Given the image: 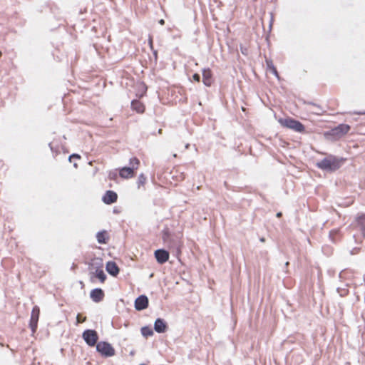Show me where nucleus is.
Segmentation results:
<instances>
[{
  "label": "nucleus",
  "mask_w": 365,
  "mask_h": 365,
  "mask_svg": "<svg viewBox=\"0 0 365 365\" xmlns=\"http://www.w3.org/2000/svg\"><path fill=\"white\" fill-rule=\"evenodd\" d=\"M276 215L277 217H280L282 216V212H277Z\"/></svg>",
  "instance_id": "obj_32"
},
{
  "label": "nucleus",
  "mask_w": 365,
  "mask_h": 365,
  "mask_svg": "<svg viewBox=\"0 0 365 365\" xmlns=\"http://www.w3.org/2000/svg\"><path fill=\"white\" fill-rule=\"evenodd\" d=\"M94 261L96 262L95 264L92 263L91 264L92 268L93 267L94 265H96L95 272L92 273L93 276L98 278L101 283H103L106 279V274H105L104 271L102 269V267H103L102 259L97 258V259H95Z\"/></svg>",
  "instance_id": "obj_7"
},
{
  "label": "nucleus",
  "mask_w": 365,
  "mask_h": 365,
  "mask_svg": "<svg viewBox=\"0 0 365 365\" xmlns=\"http://www.w3.org/2000/svg\"><path fill=\"white\" fill-rule=\"evenodd\" d=\"M149 45L151 48L152 50H153V40L151 38H149Z\"/></svg>",
  "instance_id": "obj_30"
},
{
  "label": "nucleus",
  "mask_w": 365,
  "mask_h": 365,
  "mask_svg": "<svg viewBox=\"0 0 365 365\" xmlns=\"http://www.w3.org/2000/svg\"><path fill=\"white\" fill-rule=\"evenodd\" d=\"M149 300L146 295L142 294L138 297L134 303L135 309L138 311H142L148 308Z\"/></svg>",
  "instance_id": "obj_9"
},
{
  "label": "nucleus",
  "mask_w": 365,
  "mask_h": 365,
  "mask_svg": "<svg viewBox=\"0 0 365 365\" xmlns=\"http://www.w3.org/2000/svg\"><path fill=\"white\" fill-rule=\"evenodd\" d=\"M159 23H160V24H164L165 21H164V20H163V19H161V20H160V21H159Z\"/></svg>",
  "instance_id": "obj_33"
},
{
  "label": "nucleus",
  "mask_w": 365,
  "mask_h": 365,
  "mask_svg": "<svg viewBox=\"0 0 365 365\" xmlns=\"http://www.w3.org/2000/svg\"><path fill=\"white\" fill-rule=\"evenodd\" d=\"M344 161V158L330 154L322 160L318 161L316 166L322 170L332 173L339 169Z\"/></svg>",
  "instance_id": "obj_1"
},
{
  "label": "nucleus",
  "mask_w": 365,
  "mask_h": 365,
  "mask_svg": "<svg viewBox=\"0 0 365 365\" xmlns=\"http://www.w3.org/2000/svg\"><path fill=\"white\" fill-rule=\"evenodd\" d=\"M73 166H74L75 168H77V166H78V165H77V163H74V164H73Z\"/></svg>",
  "instance_id": "obj_37"
},
{
  "label": "nucleus",
  "mask_w": 365,
  "mask_h": 365,
  "mask_svg": "<svg viewBox=\"0 0 365 365\" xmlns=\"http://www.w3.org/2000/svg\"><path fill=\"white\" fill-rule=\"evenodd\" d=\"M140 164V160L136 157L131 158L129 160V168H132L133 172L137 170Z\"/></svg>",
  "instance_id": "obj_22"
},
{
  "label": "nucleus",
  "mask_w": 365,
  "mask_h": 365,
  "mask_svg": "<svg viewBox=\"0 0 365 365\" xmlns=\"http://www.w3.org/2000/svg\"><path fill=\"white\" fill-rule=\"evenodd\" d=\"M260 241L264 242V238H261V239H260Z\"/></svg>",
  "instance_id": "obj_38"
},
{
  "label": "nucleus",
  "mask_w": 365,
  "mask_h": 365,
  "mask_svg": "<svg viewBox=\"0 0 365 365\" xmlns=\"http://www.w3.org/2000/svg\"><path fill=\"white\" fill-rule=\"evenodd\" d=\"M270 14H271V19H270L269 26V30L271 29L272 24H273V15L272 13Z\"/></svg>",
  "instance_id": "obj_28"
},
{
  "label": "nucleus",
  "mask_w": 365,
  "mask_h": 365,
  "mask_svg": "<svg viewBox=\"0 0 365 365\" xmlns=\"http://www.w3.org/2000/svg\"><path fill=\"white\" fill-rule=\"evenodd\" d=\"M202 82L205 86L210 87L212 84V73L210 68H203L202 69Z\"/></svg>",
  "instance_id": "obj_14"
},
{
  "label": "nucleus",
  "mask_w": 365,
  "mask_h": 365,
  "mask_svg": "<svg viewBox=\"0 0 365 365\" xmlns=\"http://www.w3.org/2000/svg\"><path fill=\"white\" fill-rule=\"evenodd\" d=\"M117 176H118V175L115 172H110L109 173L108 178L110 180H115L117 178Z\"/></svg>",
  "instance_id": "obj_26"
},
{
  "label": "nucleus",
  "mask_w": 365,
  "mask_h": 365,
  "mask_svg": "<svg viewBox=\"0 0 365 365\" xmlns=\"http://www.w3.org/2000/svg\"><path fill=\"white\" fill-rule=\"evenodd\" d=\"M96 351L103 357H110L115 355V351L112 345L104 341H99L96 346Z\"/></svg>",
  "instance_id": "obj_5"
},
{
  "label": "nucleus",
  "mask_w": 365,
  "mask_h": 365,
  "mask_svg": "<svg viewBox=\"0 0 365 365\" xmlns=\"http://www.w3.org/2000/svg\"><path fill=\"white\" fill-rule=\"evenodd\" d=\"M189 147H190V144H189V143H187V144H186V145H185V148H186V149H187Z\"/></svg>",
  "instance_id": "obj_34"
},
{
  "label": "nucleus",
  "mask_w": 365,
  "mask_h": 365,
  "mask_svg": "<svg viewBox=\"0 0 365 365\" xmlns=\"http://www.w3.org/2000/svg\"><path fill=\"white\" fill-rule=\"evenodd\" d=\"M118 200V195L113 190H107L102 197V201L106 205H111Z\"/></svg>",
  "instance_id": "obj_12"
},
{
  "label": "nucleus",
  "mask_w": 365,
  "mask_h": 365,
  "mask_svg": "<svg viewBox=\"0 0 365 365\" xmlns=\"http://www.w3.org/2000/svg\"><path fill=\"white\" fill-rule=\"evenodd\" d=\"M167 322L162 318H157L154 322V330L159 334L165 333L168 329Z\"/></svg>",
  "instance_id": "obj_11"
},
{
  "label": "nucleus",
  "mask_w": 365,
  "mask_h": 365,
  "mask_svg": "<svg viewBox=\"0 0 365 365\" xmlns=\"http://www.w3.org/2000/svg\"><path fill=\"white\" fill-rule=\"evenodd\" d=\"M350 130V126L347 124H339L337 126L327 130L324 133V137L327 140L335 141L346 135Z\"/></svg>",
  "instance_id": "obj_2"
},
{
  "label": "nucleus",
  "mask_w": 365,
  "mask_h": 365,
  "mask_svg": "<svg viewBox=\"0 0 365 365\" xmlns=\"http://www.w3.org/2000/svg\"><path fill=\"white\" fill-rule=\"evenodd\" d=\"M153 55L155 56V61L157 60V58H158V51L156 50H153Z\"/></svg>",
  "instance_id": "obj_29"
},
{
  "label": "nucleus",
  "mask_w": 365,
  "mask_h": 365,
  "mask_svg": "<svg viewBox=\"0 0 365 365\" xmlns=\"http://www.w3.org/2000/svg\"><path fill=\"white\" fill-rule=\"evenodd\" d=\"M141 334L145 337L151 336L153 335V330L150 327L145 326L140 329Z\"/></svg>",
  "instance_id": "obj_21"
},
{
  "label": "nucleus",
  "mask_w": 365,
  "mask_h": 365,
  "mask_svg": "<svg viewBox=\"0 0 365 365\" xmlns=\"http://www.w3.org/2000/svg\"><path fill=\"white\" fill-rule=\"evenodd\" d=\"M156 261L163 264L169 259V252L164 249H158L154 253Z\"/></svg>",
  "instance_id": "obj_10"
},
{
  "label": "nucleus",
  "mask_w": 365,
  "mask_h": 365,
  "mask_svg": "<svg viewBox=\"0 0 365 365\" xmlns=\"http://www.w3.org/2000/svg\"><path fill=\"white\" fill-rule=\"evenodd\" d=\"M40 315V309L38 306H34L32 309L31 314V319L29 322V327L32 331V333H35L38 327V322Z\"/></svg>",
  "instance_id": "obj_8"
},
{
  "label": "nucleus",
  "mask_w": 365,
  "mask_h": 365,
  "mask_svg": "<svg viewBox=\"0 0 365 365\" xmlns=\"http://www.w3.org/2000/svg\"><path fill=\"white\" fill-rule=\"evenodd\" d=\"M163 240L168 247L177 253L180 252V242L177 237L173 236L169 231L164 230L163 232Z\"/></svg>",
  "instance_id": "obj_3"
},
{
  "label": "nucleus",
  "mask_w": 365,
  "mask_h": 365,
  "mask_svg": "<svg viewBox=\"0 0 365 365\" xmlns=\"http://www.w3.org/2000/svg\"><path fill=\"white\" fill-rule=\"evenodd\" d=\"M357 114H365V112L364 113H361V112H359V113H356Z\"/></svg>",
  "instance_id": "obj_36"
},
{
  "label": "nucleus",
  "mask_w": 365,
  "mask_h": 365,
  "mask_svg": "<svg viewBox=\"0 0 365 365\" xmlns=\"http://www.w3.org/2000/svg\"><path fill=\"white\" fill-rule=\"evenodd\" d=\"M309 104H311L312 106H317V105L315 103H309ZM317 107H319V106H317Z\"/></svg>",
  "instance_id": "obj_35"
},
{
  "label": "nucleus",
  "mask_w": 365,
  "mask_h": 365,
  "mask_svg": "<svg viewBox=\"0 0 365 365\" xmlns=\"http://www.w3.org/2000/svg\"><path fill=\"white\" fill-rule=\"evenodd\" d=\"M119 175L122 178L128 179L134 175V172L132 168L125 166L120 169Z\"/></svg>",
  "instance_id": "obj_17"
},
{
  "label": "nucleus",
  "mask_w": 365,
  "mask_h": 365,
  "mask_svg": "<svg viewBox=\"0 0 365 365\" xmlns=\"http://www.w3.org/2000/svg\"><path fill=\"white\" fill-rule=\"evenodd\" d=\"M1 54H2V53H1V51H0V56H1Z\"/></svg>",
  "instance_id": "obj_39"
},
{
  "label": "nucleus",
  "mask_w": 365,
  "mask_h": 365,
  "mask_svg": "<svg viewBox=\"0 0 365 365\" xmlns=\"http://www.w3.org/2000/svg\"><path fill=\"white\" fill-rule=\"evenodd\" d=\"M48 146L50 147L51 150L52 152H53V151H54V150H53V146H52V143H50L48 144Z\"/></svg>",
  "instance_id": "obj_31"
},
{
  "label": "nucleus",
  "mask_w": 365,
  "mask_h": 365,
  "mask_svg": "<svg viewBox=\"0 0 365 365\" xmlns=\"http://www.w3.org/2000/svg\"><path fill=\"white\" fill-rule=\"evenodd\" d=\"M146 182V177L143 173H141L138 176V179L137 181L138 187L139 188L141 185H143Z\"/></svg>",
  "instance_id": "obj_23"
},
{
  "label": "nucleus",
  "mask_w": 365,
  "mask_h": 365,
  "mask_svg": "<svg viewBox=\"0 0 365 365\" xmlns=\"http://www.w3.org/2000/svg\"><path fill=\"white\" fill-rule=\"evenodd\" d=\"M194 81L199 82L200 81V76L198 73H195L192 76Z\"/></svg>",
  "instance_id": "obj_27"
},
{
  "label": "nucleus",
  "mask_w": 365,
  "mask_h": 365,
  "mask_svg": "<svg viewBox=\"0 0 365 365\" xmlns=\"http://www.w3.org/2000/svg\"><path fill=\"white\" fill-rule=\"evenodd\" d=\"M82 338L89 346H94L98 343V334L94 329H86L82 334Z\"/></svg>",
  "instance_id": "obj_6"
},
{
  "label": "nucleus",
  "mask_w": 365,
  "mask_h": 365,
  "mask_svg": "<svg viewBox=\"0 0 365 365\" xmlns=\"http://www.w3.org/2000/svg\"><path fill=\"white\" fill-rule=\"evenodd\" d=\"M131 108L138 113H143L145 111V106L138 100L131 101Z\"/></svg>",
  "instance_id": "obj_19"
},
{
  "label": "nucleus",
  "mask_w": 365,
  "mask_h": 365,
  "mask_svg": "<svg viewBox=\"0 0 365 365\" xmlns=\"http://www.w3.org/2000/svg\"><path fill=\"white\" fill-rule=\"evenodd\" d=\"M106 269L108 272V273L113 277H116L120 272L118 266L113 261H108L106 263Z\"/></svg>",
  "instance_id": "obj_15"
},
{
  "label": "nucleus",
  "mask_w": 365,
  "mask_h": 365,
  "mask_svg": "<svg viewBox=\"0 0 365 365\" xmlns=\"http://www.w3.org/2000/svg\"><path fill=\"white\" fill-rule=\"evenodd\" d=\"M279 122L283 126L299 133H302L305 130L304 125L300 121L292 118H282Z\"/></svg>",
  "instance_id": "obj_4"
},
{
  "label": "nucleus",
  "mask_w": 365,
  "mask_h": 365,
  "mask_svg": "<svg viewBox=\"0 0 365 365\" xmlns=\"http://www.w3.org/2000/svg\"><path fill=\"white\" fill-rule=\"evenodd\" d=\"M265 62H266L267 70L268 71H269L270 73H272L273 75H274V76L279 81L280 80L279 74L276 67L274 66L272 61L271 59L266 58Z\"/></svg>",
  "instance_id": "obj_16"
},
{
  "label": "nucleus",
  "mask_w": 365,
  "mask_h": 365,
  "mask_svg": "<svg viewBox=\"0 0 365 365\" xmlns=\"http://www.w3.org/2000/svg\"><path fill=\"white\" fill-rule=\"evenodd\" d=\"M329 237L332 242L336 243L340 240L341 231L339 229H333L329 232Z\"/></svg>",
  "instance_id": "obj_20"
},
{
  "label": "nucleus",
  "mask_w": 365,
  "mask_h": 365,
  "mask_svg": "<svg viewBox=\"0 0 365 365\" xmlns=\"http://www.w3.org/2000/svg\"><path fill=\"white\" fill-rule=\"evenodd\" d=\"M109 236L106 230H101L96 233V240L99 244H106Z\"/></svg>",
  "instance_id": "obj_18"
},
{
  "label": "nucleus",
  "mask_w": 365,
  "mask_h": 365,
  "mask_svg": "<svg viewBox=\"0 0 365 365\" xmlns=\"http://www.w3.org/2000/svg\"><path fill=\"white\" fill-rule=\"evenodd\" d=\"M76 319H77V322L78 323H83V322H84L86 320V317L81 319L80 314H77Z\"/></svg>",
  "instance_id": "obj_25"
},
{
  "label": "nucleus",
  "mask_w": 365,
  "mask_h": 365,
  "mask_svg": "<svg viewBox=\"0 0 365 365\" xmlns=\"http://www.w3.org/2000/svg\"><path fill=\"white\" fill-rule=\"evenodd\" d=\"M105 294L102 289L95 288L91 291L90 297L93 302L98 303L104 298Z\"/></svg>",
  "instance_id": "obj_13"
},
{
  "label": "nucleus",
  "mask_w": 365,
  "mask_h": 365,
  "mask_svg": "<svg viewBox=\"0 0 365 365\" xmlns=\"http://www.w3.org/2000/svg\"><path fill=\"white\" fill-rule=\"evenodd\" d=\"M72 158H76V159H81V156L80 155L78 154H76V153H73L71 154L69 157H68V160L70 162H71V159Z\"/></svg>",
  "instance_id": "obj_24"
}]
</instances>
